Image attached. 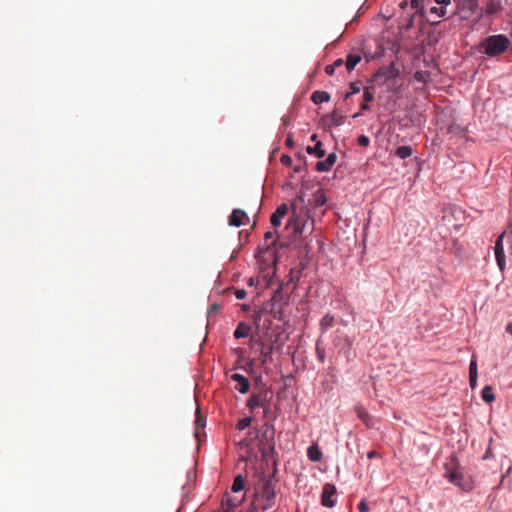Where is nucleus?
Listing matches in <instances>:
<instances>
[{
    "label": "nucleus",
    "mask_w": 512,
    "mask_h": 512,
    "mask_svg": "<svg viewBox=\"0 0 512 512\" xmlns=\"http://www.w3.org/2000/svg\"><path fill=\"white\" fill-rule=\"evenodd\" d=\"M510 44L511 41L507 36L498 34L485 38L481 42V48L487 56L495 57L503 54L509 48Z\"/></svg>",
    "instance_id": "obj_1"
},
{
    "label": "nucleus",
    "mask_w": 512,
    "mask_h": 512,
    "mask_svg": "<svg viewBox=\"0 0 512 512\" xmlns=\"http://www.w3.org/2000/svg\"><path fill=\"white\" fill-rule=\"evenodd\" d=\"M444 476L450 483L457 486L462 491L468 492L473 489L472 478L464 474L459 467H456L452 463L445 465Z\"/></svg>",
    "instance_id": "obj_2"
},
{
    "label": "nucleus",
    "mask_w": 512,
    "mask_h": 512,
    "mask_svg": "<svg viewBox=\"0 0 512 512\" xmlns=\"http://www.w3.org/2000/svg\"><path fill=\"white\" fill-rule=\"evenodd\" d=\"M397 80L394 75V72L391 70H379L377 73L374 74L371 80V88L380 87L381 90L379 93L388 92L390 89H392Z\"/></svg>",
    "instance_id": "obj_3"
},
{
    "label": "nucleus",
    "mask_w": 512,
    "mask_h": 512,
    "mask_svg": "<svg viewBox=\"0 0 512 512\" xmlns=\"http://www.w3.org/2000/svg\"><path fill=\"white\" fill-rule=\"evenodd\" d=\"M506 236V231L503 232L497 239L494 247L495 257L497 261V265L501 271L504 270L506 265V258L503 247V238Z\"/></svg>",
    "instance_id": "obj_4"
},
{
    "label": "nucleus",
    "mask_w": 512,
    "mask_h": 512,
    "mask_svg": "<svg viewBox=\"0 0 512 512\" xmlns=\"http://www.w3.org/2000/svg\"><path fill=\"white\" fill-rule=\"evenodd\" d=\"M267 402H269V393L263 391L258 394H252L247 401V407L253 411L255 408H262Z\"/></svg>",
    "instance_id": "obj_5"
},
{
    "label": "nucleus",
    "mask_w": 512,
    "mask_h": 512,
    "mask_svg": "<svg viewBox=\"0 0 512 512\" xmlns=\"http://www.w3.org/2000/svg\"><path fill=\"white\" fill-rule=\"evenodd\" d=\"M336 494V488L332 484H325L322 490V506L333 507L335 505L336 499L333 498Z\"/></svg>",
    "instance_id": "obj_6"
},
{
    "label": "nucleus",
    "mask_w": 512,
    "mask_h": 512,
    "mask_svg": "<svg viewBox=\"0 0 512 512\" xmlns=\"http://www.w3.org/2000/svg\"><path fill=\"white\" fill-rule=\"evenodd\" d=\"M231 379L236 383L235 389L242 394L248 392L250 383L249 380L242 374L234 373L231 375Z\"/></svg>",
    "instance_id": "obj_7"
},
{
    "label": "nucleus",
    "mask_w": 512,
    "mask_h": 512,
    "mask_svg": "<svg viewBox=\"0 0 512 512\" xmlns=\"http://www.w3.org/2000/svg\"><path fill=\"white\" fill-rule=\"evenodd\" d=\"M289 207L287 204H281L271 215L270 222L274 227L281 224L282 218L287 215Z\"/></svg>",
    "instance_id": "obj_8"
},
{
    "label": "nucleus",
    "mask_w": 512,
    "mask_h": 512,
    "mask_svg": "<svg viewBox=\"0 0 512 512\" xmlns=\"http://www.w3.org/2000/svg\"><path fill=\"white\" fill-rule=\"evenodd\" d=\"M247 214L241 209H234L229 216V225L240 227L244 224V219H247Z\"/></svg>",
    "instance_id": "obj_9"
},
{
    "label": "nucleus",
    "mask_w": 512,
    "mask_h": 512,
    "mask_svg": "<svg viewBox=\"0 0 512 512\" xmlns=\"http://www.w3.org/2000/svg\"><path fill=\"white\" fill-rule=\"evenodd\" d=\"M260 361L263 365L272 361L273 344H265L263 341L260 342Z\"/></svg>",
    "instance_id": "obj_10"
},
{
    "label": "nucleus",
    "mask_w": 512,
    "mask_h": 512,
    "mask_svg": "<svg viewBox=\"0 0 512 512\" xmlns=\"http://www.w3.org/2000/svg\"><path fill=\"white\" fill-rule=\"evenodd\" d=\"M243 500L244 496H242L240 499L237 497H228L226 500L222 501L223 512H233L234 509L239 506Z\"/></svg>",
    "instance_id": "obj_11"
},
{
    "label": "nucleus",
    "mask_w": 512,
    "mask_h": 512,
    "mask_svg": "<svg viewBox=\"0 0 512 512\" xmlns=\"http://www.w3.org/2000/svg\"><path fill=\"white\" fill-rule=\"evenodd\" d=\"M361 60L362 56L359 52L348 54L345 60V69L351 72Z\"/></svg>",
    "instance_id": "obj_12"
},
{
    "label": "nucleus",
    "mask_w": 512,
    "mask_h": 512,
    "mask_svg": "<svg viewBox=\"0 0 512 512\" xmlns=\"http://www.w3.org/2000/svg\"><path fill=\"white\" fill-rule=\"evenodd\" d=\"M251 326L245 322H240L234 331V337L237 339L247 337L250 334Z\"/></svg>",
    "instance_id": "obj_13"
},
{
    "label": "nucleus",
    "mask_w": 512,
    "mask_h": 512,
    "mask_svg": "<svg viewBox=\"0 0 512 512\" xmlns=\"http://www.w3.org/2000/svg\"><path fill=\"white\" fill-rule=\"evenodd\" d=\"M245 487V478L239 474L237 475L232 483L231 491L234 493L241 492Z\"/></svg>",
    "instance_id": "obj_14"
},
{
    "label": "nucleus",
    "mask_w": 512,
    "mask_h": 512,
    "mask_svg": "<svg viewBox=\"0 0 512 512\" xmlns=\"http://www.w3.org/2000/svg\"><path fill=\"white\" fill-rule=\"evenodd\" d=\"M355 412L357 414V416L366 424V426H370V416L368 414V412L366 411V409L361 406V405H357L355 406Z\"/></svg>",
    "instance_id": "obj_15"
},
{
    "label": "nucleus",
    "mask_w": 512,
    "mask_h": 512,
    "mask_svg": "<svg viewBox=\"0 0 512 512\" xmlns=\"http://www.w3.org/2000/svg\"><path fill=\"white\" fill-rule=\"evenodd\" d=\"M481 397L484 402L492 403L495 400V394L493 393V388L489 385L485 386L482 389Z\"/></svg>",
    "instance_id": "obj_16"
},
{
    "label": "nucleus",
    "mask_w": 512,
    "mask_h": 512,
    "mask_svg": "<svg viewBox=\"0 0 512 512\" xmlns=\"http://www.w3.org/2000/svg\"><path fill=\"white\" fill-rule=\"evenodd\" d=\"M337 161V155L336 153H330L325 161H322V172L328 171L331 169V167L336 163Z\"/></svg>",
    "instance_id": "obj_17"
},
{
    "label": "nucleus",
    "mask_w": 512,
    "mask_h": 512,
    "mask_svg": "<svg viewBox=\"0 0 512 512\" xmlns=\"http://www.w3.org/2000/svg\"><path fill=\"white\" fill-rule=\"evenodd\" d=\"M308 457L312 461H318L320 460V449L318 447L317 443L312 444L308 448Z\"/></svg>",
    "instance_id": "obj_18"
},
{
    "label": "nucleus",
    "mask_w": 512,
    "mask_h": 512,
    "mask_svg": "<svg viewBox=\"0 0 512 512\" xmlns=\"http://www.w3.org/2000/svg\"><path fill=\"white\" fill-rule=\"evenodd\" d=\"M412 153L413 150L410 146H400L396 149V155L401 159L410 157Z\"/></svg>",
    "instance_id": "obj_19"
},
{
    "label": "nucleus",
    "mask_w": 512,
    "mask_h": 512,
    "mask_svg": "<svg viewBox=\"0 0 512 512\" xmlns=\"http://www.w3.org/2000/svg\"><path fill=\"white\" fill-rule=\"evenodd\" d=\"M362 89V83L361 82H352L350 84V91L346 92L345 96H352L354 94L360 93Z\"/></svg>",
    "instance_id": "obj_20"
},
{
    "label": "nucleus",
    "mask_w": 512,
    "mask_h": 512,
    "mask_svg": "<svg viewBox=\"0 0 512 512\" xmlns=\"http://www.w3.org/2000/svg\"><path fill=\"white\" fill-rule=\"evenodd\" d=\"M252 423V418L251 417H245L241 420L238 421L237 425H236V428L238 430H244L245 428L249 427Z\"/></svg>",
    "instance_id": "obj_21"
},
{
    "label": "nucleus",
    "mask_w": 512,
    "mask_h": 512,
    "mask_svg": "<svg viewBox=\"0 0 512 512\" xmlns=\"http://www.w3.org/2000/svg\"><path fill=\"white\" fill-rule=\"evenodd\" d=\"M342 119H343L342 116L330 115V116L322 117V123H326L328 120H331L334 123V125L338 126V125L342 124Z\"/></svg>",
    "instance_id": "obj_22"
},
{
    "label": "nucleus",
    "mask_w": 512,
    "mask_h": 512,
    "mask_svg": "<svg viewBox=\"0 0 512 512\" xmlns=\"http://www.w3.org/2000/svg\"><path fill=\"white\" fill-rule=\"evenodd\" d=\"M307 152L309 154H315L317 157L320 158V141H318L313 147L308 146Z\"/></svg>",
    "instance_id": "obj_23"
},
{
    "label": "nucleus",
    "mask_w": 512,
    "mask_h": 512,
    "mask_svg": "<svg viewBox=\"0 0 512 512\" xmlns=\"http://www.w3.org/2000/svg\"><path fill=\"white\" fill-rule=\"evenodd\" d=\"M469 376H478L477 374V362L472 359L469 365Z\"/></svg>",
    "instance_id": "obj_24"
},
{
    "label": "nucleus",
    "mask_w": 512,
    "mask_h": 512,
    "mask_svg": "<svg viewBox=\"0 0 512 512\" xmlns=\"http://www.w3.org/2000/svg\"><path fill=\"white\" fill-rule=\"evenodd\" d=\"M357 143L359 146L367 147L370 143V139L366 135H361L358 137Z\"/></svg>",
    "instance_id": "obj_25"
},
{
    "label": "nucleus",
    "mask_w": 512,
    "mask_h": 512,
    "mask_svg": "<svg viewBox=\"0 0 512 512\" xmlns=\"http://www.w3.org/2000/svg\"><path fill=\"white\" fill-rule=\"evenodd\" d=\"M280 161H281V164L284 165V166H291L292 165V159L290 156L288 155H282L281 158H280Z\"/></svg>",
    "instance_id": "obj_26"
},
{
    "label": "nucleus",
    "mask_w": 512,
    "mask_h": 512,
    "mask_svg": "<svg viewBox=\"0 0 512 512\" xmlns=\"http://www.w3.org/2000/svg\"><path fill=\"white\" fill-rule=\"evenodd\" d=\"M234 294L236 296L237 299H244L247 295V292L245 291V289H235L234 290Z\"/></svg>",
    "instance_id": "obj_27"
},
{
    "label": "nucleus",
    "mask_w": 512,
    "mask_h": 512,
    "mask_svg": "<svg viewBox=\"0 0 512 512\" xmlns=\"http://www.w3.org/2000/svg\"><path fill=\"white\" fill-rule=\"evenodd\" d=\"M358 511L359 512H368L369 511V507H368V504L365 500H362L359 504H358Z\"/></svg>",
    "instance_id": "obj_28"
},
{
    "label": "nucleus",
    "mask_w": 512,
    "mask_h": 512,
    "mask_svg": "<svg viewBox=\"0 0 512 512\" xmlns=\"http://www.w3.org/2000/svg\"><path fill=\"white\" fill-rule=\"evenodd\" d=\"M197 419H196V426L197 428H200V427H203L204 426V421L203 419L200 417V411L199 409H197Z\"/></svg>",
    "instance_id": "obj_29"
},
{
    "label": "nucleus",
    "mask_w": 512,
    "mask_h": 512,
    "mask_svg": "<svg viewBox=\"0 0 512 512\" xmlns=\"http://www.w3.org/2000/svg\"><path fill=\"white\" fill-rule=\"evenodd\" d=\"M332 66H334L335 69L337 68H341L343 66H345V61L341 58L337 59L333 64Z\"/></svg>",
    "instance_id": "obj_30"
},
{
    "label": "nucleus",
    "mask_w": 512,
    "mask_h": 512,
    "mask_svg": "<svg viewBox=\"0 0 512 512\" xmlns=\"http://www.w3.org/2000/svg\"><path fill=\"white\" fill-rule=\"evenodd\" d=\"M424 0H411V6L414 9H419L422 6Z\"/></svg>",
    "instance_id": "obj_31"
},
{
    "label": "nucleus",
    "mask_w": 512,
    "mask_h": 512,
    "mask_svg": "<svg viewBox=\"0 0 512 512\" xmlns=\"http://www.w3.org/2000/svg\"><path fill=\"white\" fill-rule=\"evenodd\" d=\"M265 427H266V431L264 432V436H265L266 438H268V430L270 429V430H271V435H270V436L273 438L274 431H273V426H272V424L266 423V424H265Z\"/></svg>",
    "instance_id": "obj_32"
},
{
    "label": "nucleus",
    "mask_w": 512,
    "mask_h": 512,
    "mask_svg": "<svg viewBox=\"0 0 512 512\" xmlns=\"http://www.w3.org/2000/svg\"><path fill=\"white\" fill-rule=\"evenodd\" d=\"M319 191H320V189H317L316 192L313 193V196H314L313 202H314L315 208H317V206L320 204V198L317 196Z\"/></svg>",
    "instance_id": "obj_33"
},
{
    "label": "nucleus",
    "mask_w": 512,
    "mask_h": 512,
    "mask_svg": "<svg viewBox=\"0 0 512 512\" xmlns=\"http://www.w3.org/2000/svg\"><path fill=\"white\" fill-rule=\"evenodd\" d=\"M477 377L478 376H469V384L471 388H475L477 385Z\"/></svg>",
    "instance_id": "obj_34"
},
{
    "label": "nucleus",
    "mask_w": 512,
    "mask_h": 512,
    "mask_svg": "<svg viewBox=\"0 0 512 512\" xmlns=\"http://www.w3.org/2000/svg\"><path fill=\"white\" fill-rule=\"evenodd\" d=\"M334 71H335V68L332 65H327L326 68H325V72L328 75H332L334 73Z\"/></svg>",
    "instance_id": "obj_35"
},
{
    "label": "nucleus",
    "mask_w": 512,
    "mask_h": 512,
    "mask_svg": "<svg viewBox=\"0 0 512 512\" xmlns=\"http://www.w3.org/2000/svg\"><path fill=\"white\" fill-rule=\"evenodd\" d=\"M332 321V318L329 317V315H326L323 319H322V325L325 324V325H330Z\"/></svg>",
    "instance_id": "obj_36"
},
{
    "label": "nucleus",
    "mask_w": 512,
    "mask_h": 512,
    "mask_svg": "<svg viewBox=\"0 0 512 512\" xmlns=\"http://www.w3.org/2000/svg\"><path fill=\"white\" fill-rule=\"evenodd\" d=\"M273 237H274V232H272V231H268V232H266V233H265V236H264V238H265V240H266V241H268V240H270V239H273Z\"/></svg>",
    "instance_id": "obj_37"
},
{
    "label": "nucleus",
    "mask_w": 512,
    "mask_h": 512,
    "mask_svg": "<svg viewBox=\"0 0 512 512\" xmlns=\"http://www.w3.org/2000/svg\"><path fill=\"white\" fill-rule=\"evenodd\" d=\"M262 409H263V413H264V415H265V416H267V415H268V413H269V411H270V405H269V402H267V403L265 404V406H263V407H262Z\"/></svg>",
    "instance_id": "obj_38"
},
{
    "label": "nucleus",
    "mask_w": 512,
    "mask_h": 512,
    "mask_svg": "<svg viewBox=\"0 0 512 512\" xmlns=\"http://www.w3.org/2000/svg\"><path fill=\"white\" fill-rule=\"evenodd\" d=\"M286 145H287L288 147H293V145H294V142H293V140H292V138H291V136H290V135H289V136L287 137V139H286Z\"/></svg>",
    "instance_id": "obj_39"
},
{
    "label": "nucleus",
    "mask_w": 512,
    "mask_h": 512,
    "mask_svg": "<svg viewBox=\"0 0 512 512\" xmlns=\"http://www.w3.org/2000/svg\"><path fill=\"white\" fill-rule=\"evenodd\" d=\"M315 350L317 353H320V339H318L315 343Z\"/></svg>",
    "instance_id": "obj_40"
},
{
    "label": "nucleus",
    "mask_w": 512,
    "mask_h": 512,
    "mask_svg": "<svg viewBox=\"0 0 512 512\" xmlns=\"http://www.w3.org/2000/svg\"><path fill=\"white\" fill-rule=\"evenodd\" d=\"M435 1L438 4H444V5H448L450 3V0H435Z\"/></svg>",
    "instance_id": "obj_41"
},
{
    "label": "nucleus",
    "mask_w": 512,
    "mask_h": 512,
    "mask_svg": "<svg viewBox=\"0 0 512 512\" xmlns=\"http://www.w3.org/2000/svg\"><path fill=\"white\" fill-rule=\"evenodd\" d=\"M506 331L512 335V322L507 325Z\"/></svg>",
    "instance_id": "obj_42"
},
{
    "label": "nucleus",
    "mask_w": 512,
    "mask_h": 512,
    "mask_svg": "<svg viewBox=\"0 0 512 512\" xmlns=\"http://www.w3.org/2000/svg\"><path fill=\"white\" fill-rule=\"evenodd\" d=\"M282 121H283V124H284L285 126H287V125L289 124V122H290V118H288V117H283V118H282Z\"/></svg>",
    "instance_id": "obj_43"
},
{
    "label": "nucleus",
    "mask_w": 512,
    "mask_h": 512,
    "mask_svg": "<svg viewBox=\"0 0 512 512\" xmlns=\"http://www.w3.org/2000/svg\"><path fill=\"white\" fill-rule=\"evenodd\" d=\"M363 96L365 97H368V96H371L370 92H369V88L366 87L365 90H364V93H363Z\"/></svg>",
    "instance_id": "obj_44"
},
{
    "label": "nucleus",
    "mask_w": 512,
    "mask_h": 512,
    "mask_svg": "<svg viewBox=\"0 0 512 512\" xmlns=\"http://www.w3.org/2000/svg\"><path fill=\"white\" fill-rule=\"evenodd\" d=\"M376 455H377V452H376V451H370V452L368 453V457H369V458H373V457H375Z\"/></svg>",
    "instance_id": "obj_45"
},
{
    "label": "nucleus",
    "mask_w": 512,
    "mask_h": 512,
    "mask_svg": "<svg viewBox=\"0 0 512 512\" xmlns=\"http://www.w3.org/2000/svg\"><path fill=\"white\" fill-rule=\"evenodd\" d=\"M320 168H321L320 160H318V161L315 163V169H316L317 171H320Z\"/></svg>",
    "instance_id": "obj_46"
},
{
    "label": "nucleus",
    "mask_w": 512,
    "mask_h": 512,
    "mask_svg": "<svg viewBox=\"0 0 512 512\" xmlns=\"http://www.w3.org/2000/svg\"><path fill=\"white\" fill-rule=\"evenodd\" d=\"M311 96H313V97L320 96V91H319V90H315V91L311 94Z\"/></svg>",
    "instance_id": "obj_47"
},
{
    "label": "nucleus",
    "mask_w": 512,
    "mask_h": 512,
    "mask_svg": "<svg viewBox=\"0 0 512 512\" xmlns=\"http://www.w3.org/2000/svg\"><path fill=\"white\" fill-rule=\"evenodd\" d=\"M315 104H319L320 103V98H316V97H313L311 98Z\"/></svg>",
    "instance_id": "obj_48"
},
{
    "label": "nucleus",
    "mask_w": 512,
    "mask_h": 512,
    "mask_svg": "<svg viewBox=\"0 0 512 512\" xmlns=\"http://www.w3.org/2000/svg\"><path fill=\"white\" fill-rule=\"evenodd\" d=\"M361 108H362V110L368 109L367 103L366 102L362 103Z\"/></svg>",
    "instance_id": "obj_49"
},
{
    "label": "nucleus",
    "mask_w": 512,
    "mask_h": 512,
    "mask_svg": "<svg viewBox=\"0 0 512 512\" xmlns=\"http://www.w3.org/2000/svg\"><path fill=\"white\" fill-rule=\"evenodd\" d=\"M489 14H492L495 12V9L493 7H490L487 11Z\"/></svg>",
    "instance_id": "obj_50"
},
{
    "label": "nucleus",
    "mask_w": 512,
    "mask_h": 512,
    "mask_svg": "<svg viewBox=\"0 0 512 512\" xmlns=\"http://www.w3.org/2000/svg\"><path fill=\"white\" fill-rule=\"evenodd\" d=\"M211 309L214 310V311H217L218 305H216V304L212 305Z\"/></svg>",
    "instance_id": "obj_51"
},
{
    "label": "nucleus",
    "mask_w": 512,
    "mask_h": 512,
    "mask_svg": "<svg viewBox=\"0 0 512 512\" xmlns=\"http://www.w3.org/2000/svg\"><path fill=\"white\" fill-rule=\"evenodd\" d=\"M411 26H412V22L410 21L409 23H407L406 29H409Z\"/></svg>",
    "instance_id": "obj_52"
},
{
    "label": "nucleus",
    "mask_w": 512,
    "mask_h": 512,
    "mask_svg": "<svg viewBox=\"0 0 512 512\" xmlns=\"http://www.w3.org/2000/svg\"><path fill=\"white\" fill-rule=\"evenodd\" d=\"M322 96H330L329 93L322 91Z\"/></svg>",
    "instance_id": "obj_53"
},
{
    "label": "nucleus",
    "mask_w": 512,
    "mask_h": 512,
    "mask_svg": "<svg viewBox=\"0 0 512 512\" xmlns=\"http://www.w3.org/2000/svg\"><path fill=\"white\" fill-rule=\"evenodd\" d=\"M328 100H330V98H322V103L327 102Z\"/></svg>",
    "instance_id": "obj_54"
},
{
    "label": "nucleus",
    "mask_w": 512,
    "mask_h": 512,
    "mask_svg": "<svg viewBox=\"0 0 512 512\" xmlns=\"http://www.w3.org/2000/svg\"><path fill=\"white\" fill-rule=\"evenodd\" d=\"M316 137H317V135H316V134H313L311 138H312V140H315V139H316Z\"/></svg>",
    "instance_id": "obj_55"
},
{
    "label": "nucleus",
    "mask_w": 512,
    "mask_h": 512,
    "mask_svg": "<svg viewBox=\"0 0 512 512\" xmlns=\"http://www.w3.org/2000/svg\"><path fill=\"white\" fill-rule=\"evenodd\" d=\"M321 203H322V205L325 203V199H324V197H323V196H322Z\"/></svg>",
    "instance_id": "obj_56"
},
{
    "label": "nucleus",
    "mask_w": 512,
    "mask_h": 512,
    "mask_svg": "<svg viewBox=\"0 0 512 512\" xmlns=\"http://www.w3.org/2000/svg\"><path fill=\"white\" fill-rule=\"evenodd\" d=\"M373 98L367 97L365 98L366 101L372 100Z\"/></svg>",
    "instance_id": "obj_57"
}]
</instances>
